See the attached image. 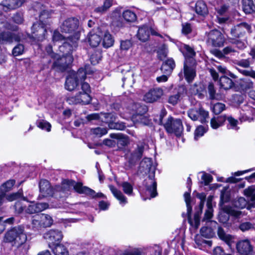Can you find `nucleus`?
<instances>
[{
  "instance_id": "38",
  "label": "nucleus",
  "mask_w": 255,
  "mask_h": 255,
  "mask_svg": "<svg viewBox=\"0 0 255 255\" xmlns=\"http://www.w3.org/2000/svg\"><path fill=\"white\" fill-rule=\"evenodd\" d=\"M103 45L105 47L108 48L112 46L114 44V40L112 35L108 33H105L103 38Z\"/></svg>"
},
{
  "instance_id": "64",
  "label": "nucleus",
  "mask_w": 255,
  "mask_h": 255,
  "mask_svg": "<svg viewBox=\"0 0 255 255\" xmlns=\"http://www.w3.org/2000/svg\"><path fill=\"white\" fill-rule=\"evenodd\" d=\"M224 250L220 247H216L213 250V255H225Z\"/></svg>"
},
{
  "instance_id": "41",
  "label": "nucleus",
  "mask_w": 255,
  "mask_h": 255,
  "mask_svg": "<svg viewBox=\"0 0 255 255\" xmlns=\"http://www.w3.org/2000/svg\"><path fill=\"white\" fill-rule=\"evenodd\" d=\"M144 150V147L142 145L138 146L137 148L132 153L131 158L133 160H137L140 159Z\"/></svg>"
},
{
  "instance_id": "35",
  "label": "nucleus",
  "mask_w": 255,
  "mask_h": 255,
  "mask_svg": "<svg viewBox=\"0 0 255 255\" xmlns=\"http://www.w3.org/2000/svg\"><path fill=\"white\" fill-rule=\"evenodd\" d=\"M123 17L126 21L128 22H133L136 20L135 13L130 10H125L123 12Z\"/></svg>"
},
{
  "instance_id": "1",
  "label": "nucleus",
  "mask_w": 255,
  "mask_h": 255,
  "mask_svg": "<svg viewBox=\"0 0 255 255\" xmlns=\"http://www.w3.org/2000/svg\"><path fill=\"white\" fill-rule=\"evenodd\" d=\"M79 20L76 18H70L63 21L60 26L61 32L70 34L67 36L60 48L68 47V50L71 51L77 46V41L80 36V29L79 28Z\"/></svg>"
},
{
  "instance_id": "14",
  "label": "nucleus",
  "mask_w": 255,
  "mask_h": 255,
  "mask_svg": "<svg viewBox=\"0 0 255 255\" xmlns=\"http://www.w3.org/2000/svg\"><path fill=\"white\" fill-rule=\"evenodd\" d=\"M236 248L241 255H253V248L248 240L239 242L236 245Z\"/></svg>"
},
{
  "instance_id": "62",
  "label": "nucleus",
  "mask_w": 255,
  "mask_h": 255,
  "mask_svg": "<svg viewBox=\"0 0 255 255\" xmlns=\"http://www.w3.org/2000/svg\"><path fill=\"white\" fill-rule=\"evenodd\" d=\"M66 38L65 36H63L58 31H55L53 35V41L54 42L62 41Z\"/></svg>"
},
{
  "instance_id": "5",
  "label": "nucleus",
  "mask_w": 255,
  "mask_h": 255,
  "mask_svg": "<svg viewBox=\"0 0 255 255\" xmlns=\"http://www.w3.org/2000/svg\"><path fill=\"white\" fill-rule=\"evenodd\" d=\"M81 89L82 91H79L75 96L68 99V101L70 104L86 105L90 102L91 101L90 96L91 88L89 84L87 82L82 83Z\"/></svg>"
},
{
  "instance_id": "49",
  "label": "nucleus",
  "mask_w": 255,
  "mask_h": 255,
  "mask_svg": "<svg viewBox=\"0 0 255 255\" xmlns=\"http://www.w3.org/2000/svg\"><path fill=\"white\" fill-rule=\"evenodd\" d=\"M37 126L43 130L47 131H50L51 126L50 124L46 121L42 120L37 123Z\"/></svg>"
},
{
  "instance_id": "6",
  "label": "nucleus",
  "mask_w": 255,
  "mask_h": 255,
  "mask_svg": "<svg viewBox=\"0 0 255 255\" xmlns=\"http://www.w3.org/2000/svg\"><path fill=\"white\" fill-rule=\"evenodd\" d=\"M87 74V70L82 69H80L76 73H72L66 79L65 84L66 89L70 91L76 89L78 86V82L80 81L82 83V81L86 79Z\"/></svg>"
},
{
  "instance_id": "33",
  "label": "nucleus",
  "mask_w": 255,
  "mask_h": 255,
  "mask_svg": "<svg viewBox=\"0 0 255 255\" xmlns=\"http://www.w3.org/2000/svg\"><path fill=\"white\" fill-rule=\"evenodd\" d=\"M243 9L246 13H251L255 11V5L253 0H243Z\"/></svg>"
},
{
  "instance_id": "34",
  "label": "nucleus",
  "mask_w": 255,
  "mask_h": 255,
  "mask_svg": "<svg viewBox=\"0 0 255 255\" xmlns=\"http://www.w3.org/2000/svg\"><path fill=\"white\" fill-rule=\"evenodd\" d=\"M222 209L224 212L236 218H240L242 214L241 211L235 210L230 206L223 205Z\"/></svg>"
},
{
  "instance_id": "11",
  "label": "nucleus",
  "mask_w": 255,
  "mask_h": 255,
  "mask_svg": "<svg viewBox=\"0 0 255 255\" xmlns=\"http://www.w3.org/2000/svg\"><path fill=\"white\" fill-rule=\"evenodd\" d=\"M188 117L193 121L199 120L202 123L206 122L208 118L209 113L202 108H194L187 111Z\"/></svg>"
},
{
  "instance_id": "16",
  "label": "nucleus",
  "mask_w": 255,
  "mask_h": 255,
  "mask_svg": "<svg viewBox=\"0 0 255 255\" xmlns=\"http://www.w3.org/2000/svg\"><path fill=\"white\" fill-rule=\"evenodd\" d=\"M103 117L105 118L104 122L108 123L109 127L111 129L123 130L126 126L123 123H116L115 116L113 114H103Z\"/></svg>"
},
{
  "instance_id": "52",
  "label": "nucleus",
  "mask_w": 255,
  "mask_h": 255,
  "mask_svg": "<svg viewBox=\"0 0 255 255\" xmlns=\"http://www.w3.org/2000/svg\"><path fill=\"white\" fill-rule=\"evenodd\" d=\"M245 192L246 195L250 197L252 204L255 205V193H254V188L249 187L245 191Z\"/></svg>"
},
{
  "instance_id": "53",
  "label": "nucleus",
  "mask_w": 255,
  "mask_h": 255,
  "mask_svg": "<svg viewBox=\"0 0 255 255\" xmlns=\"http://www.w3.org/2000/svg\"><path fill=\"white\" fill-rule=\"evenodd\" d=\"M217 69L221 73L227 74L229 76H230L231 78L235 79L237 78V76L233 73L230 72L229 70H228L224 66H223L222 65H218L217 67Z\"/></svg>"
},
{
  "instance_id": "10",
  "label": "nucleus",
  "mask_w": 255,
  "mask_h": 255,
  "mask_svg": "<svg viewBox=\"0 0 255 255\" xmlns=\"http://www.w3.org/2000/svg\"><path fill=\"white\" fill-rule=\"evenodd\" d=\"M206 40L208 45L221 47L224 45L225 38L222 33L218 30H213L206 33Z\"/></svg>"
},
{
  "instance_id": "55",
  "label": "nucleus",
  "mask_w": 255,
  "mask_h": 255,
  "mask_svg": "<svg viewBox=\"0 0 255 255\" xmlns=\"http://www.w3.org/2000/svg\"><path fill=\"white\" fill-rule=\"evenodd\" d=\"M184 197L186 203L187 213L189 215L191 213L192 211V207L190 205V194L186 192L184 193Z\"/></svg>"
},
{
  "instance_id": "21",
  "label": "nucleus",
  "mask_w": 255,
  "mask_h": 255,
  "mask_svg": "<svg viewBox=\"0 0 255 255\" xmlns=\"http://www.w3.org/2000/svg\"><path fill=\"white\" fill-rule=\"evenodd\" d=\"M39 190L43 196L51 195L53 190L48 181L43 179L41 180L39 184Z\"/></svg>"
},
{
  "instance_id": "51",
  "label": "nucleus",
  "mask_w": 255,
  "mask_h": 255,
  "mask_svg": "<svg viewBox=\"0 0 255 255\" xmlns=\"http://www.w3.org/2000/svg\"><path fill=\"white\" fill-rule=\"evenodd\" d=\"M158 56L161 60L164 59L167 55L168 50L165 45H162L157 51Z\"/></svg>"
},
{
  "instance_id": "61",
  "label": "nucleus",
  "mask_w": 255,
  "mask_h": 255,
  "mask_svg": "<svg viewBox=\"0 0 255 255\" xmlns=\"http://www.w3.org/2000/svg\"><path fill=\"white\" fill-rule=\"evenodd\" d=\"M192 31L191 24L188 23L182 24V32L184 34L187 35Z\"/></svg>"
},
{
  "instance_id": "23",
  "label": "nucleus",
  "mask_w": 255,
  "mask_h": 255,
  "mask_svg": "<svg viewBox=\"0 0 255 255\" xmlns=\"http://www.w3.org/2000/svg\"><path fill=\"white\" fill-rule=\"evenodd\" d=\"M18 41L19 38L10 32H2L0 33V44L11 43L13 41Z\"/></svg>"
},
{
  "instance_id": "42",
  "label": "nucleus",
  "mask_w": 255,
  "mask_h": 255,
  "mask_svg": "<svg viewBox=\"0 0 255 255\" xmlns=\"http://www.w3.org/2000/svg\"><path fill=\"white\" fill-rule=\"evenodd\" d=\"M183 54L186 57L192 58L195 55V52L192 48L187 45H184L183 47Z\"/></svg>"
},
{
  "instance_id": "58",
  "label": "nucleus",
  "mask_w": 255,
  "mask_h": 255,
  "mask_svg": "<svg viewBox=\"0 0 255 255\" xmlns=\"http://www.w3.org/2000/svg\"><path fill=\"white\" fill-rule=\"evenodd\" d=\"M142 252L140 249H134L131 251H125L123 255H142Z\"/></svg>"
},
{
  "instance_id": "30",
  "label": "nucleus",
  "mask_w": 255,
  "mask_h": 255,
  "mask_svg": "<svg viewBox=\"0 0 255 255\" xmlns=\"http://www.w3.org/2000/svg\"><path fill=\"white\" fill-rule=\"evenodd\" d=\"M219 85L221 88L228 90L233 87L234 83L231 79L226 76H224L220 78Z\"/></svg>"
},
{
  "instance_id": "19",
  "label": "nucleus",
  "mask_w": 255,
  "mask_h": 255,
  "mask_svg": "<svg viewBox=\"0 0 255 255\" xmlns=\"http://www.w3.org/2000/svg\"><path fill=\"white\" fill-rule=\"evenodd\" d=\"M48 208L49 205L46 203H33L25 209V212L28 214H34L40 212Z\"/></svg>"
},
{
  "instance_id": "56",
  "label": "nucleus",
  "mask_w": 255,
  "mask_h": 255,
  "mask_svg": "<svg viewBox=\"0 0 255 255\" xmlns=\"http://www.w3.org/2000/svg\"><path fill=\"white\" fill-rule=\"evenodd\" d=\"M227 121L229 122V124L227 126V127L229 129H238V128L237 127V124L238 123V121L233 118L231 117H229L227 118Z\"/></svg>"
},
{
  "instance_id": "40",
  "label": "nucleus",
  "mask_w": 255,
  "mask_h": 255,
  "mask_svg": "<svg viewBox=\"0 0 255 255\" xmlns=\"http://www.w3.org/2000/svg\"><path fill=\"white\" fill-rule=\"evenodd\" d=\"M233 205L235 207L243 209L246 207L247 201L244 198L239 197L234 201Z\"/></svg>"
},
{
  "instance_id": "28",
  "label": "nucleus",
  "mask_w": 255,
  "mask_h": 255,
  "mask_svg": "<svg viewBox=\"0 0 255 255\" xmlns=\"http://www.w3.org/2000/svg\"><path fill=\"white\" fill-rule=\"evenodd\" d=\"M196 13L201 16H205L208 13V9L206 4L202 0L198 1L195 5Z\"/></svg>"
},
{
  "instance_id": "24",
  "label": "nucleus",
  "mask_w": 255,
  "mask_h": 255,
  "mask_svg": "<svg viewBox=\"0 0 255 255\" xmlns=\"http://www.w3.org/2000/svg\"><path fill=\"white\" fill-rule=\"evenodd\" d=\"M113 0H104L103 5L95 7L94 12L102 15L105 13L112 5Z\"/></svg>"
},
{
  "instance_id": "46",
  "label": "nucleus",
  "mask_w": 255,
  "mask_h": 255,
  "mask_svg": "<svg viewBox=\"0 0 255 255\" xmlns=\"http://www.w3.org/2000/svg\"><path fill=\"white\" fill-rule=\"evenodd\" d=\"M122 186L123 187V191L126 194L128 195L132 194L133 187L131 184L127 182H124L122 183Z\"/></svg>"
},
{
  "instance_id": "31",
  "label": "nucleus",
  "mask_w": 255,
  "mask_h": 255,
  "mask_svg": "<svg viewBox=\"0 0 255 255\" xmlns=\"http://www.w3.org/2000/svg\"><path fill=\"white\" fill-rule=\"evenodd\" d=\"M38 217L41 221L42 227H49L53 224V220L52 218L48 214H41L38 215Z\"/></svg>"
},
{
  "instance_id": "63",
  "label": "nucleus",
  "mask_w": 255,
  "mask_h": 255,
  "mask_svg": "<svg viewBox=\"0 0 255 255\" xmlns=\"http://www.w3.org/2000/svg\"><path fill=\"white\" fill-rule=\"evenodd\" d=\"M202 180L204 181L205 185H208L212 180V176L207 173H203L201 176Z\"/></svg>"
},
{
  "instance_id": "20",
  "label": "nucleus",
  "mask_w": 255,
  "mask_h": 255,
  "mask_svg": "<svg viewBox=\"0 0 255 255\" xmlns=\"http://www.w3.org/2000/svg\"><path fill=\"white\" fill-rule=\"evenodd\" d=\"M215 9L218 14L217 19L219 23H223L228 20L229 17L226 16L229 9V6L227 5L223 4L216 7Z\"/></svg>"
},
{
  "instance_id": "22",
  "label": "nucleus",
  "mask_w": 255,
  "mask_h": 255,
  "mask_svg": "<svg viewBox=\"0 0 255 255\" xmlns=\"http://www.w3.org/2000/svg\"><path fill=\"white\" fill-rule=\"evenodd\" d=\"M26 0H5L2 2V5L5 10L13 9L21 6Z\"/></svg>"
},
{
  "instance_id": "8",
  "label": "nucleus",
  "mask_w": 255,
  "mask_h": 255,
  "mask_svg": "<svg viewBox=\"0 0 255 255\" xmlns=\"http://www.w3.org/2000/svg\"><path fill=\"white\" fill-rule=\"evenodd\" d=\"M74 49V48L69 51L68 46L62 49L60 48V50L63 51V52H65L66 55L60 58H57L56 61L53 63V67L61 71L65 70L73 62V57L71 55L70 52Z\"/></svg>"
},
{
  "instance_id": "12",
  "label": "nucleus",
  "mask_w": 255,
  "mask_h": 255,
  "mask_svg": "<svg viewBox=\"0 0 255 255\" xmlns=\"http://www.w3.org/2000/svg\"><path fill=\"white\" fill-rule=\"evenodd\" d=\"M197 196L201 200L199 205L198 210L195 214L193 219H192L190 218H188L189 223L192 227H194L195 229H197L199 226L200 215L202 213L204 205V201L206 198V195L204 193L199 194Z\"/></svg>"
},
{
  "instance_id": "27",
  "label": "nucleus",
  "mask_w": 255,
  "mask_h": 255,
  "mask_svg": "<svg viewBox=\"0 0 255 255\" xmlns=\"http://www.w3.org/2000/svg\"><path fill=\"white\" fill-rule=\"evenodd\" d=\"M184 73L185 78L188 83L191 82L196 76L195 70L193 68L189 67L186 62L184 63Z\"/></svg>"
},
{
  "instance_id": "9",
  "label": "nucleus",
  "mask_w": 255,
  "mask_h": 255,
  "mask_svg": "<svg viewBox=\"0 0 255 255\" xmlns=\"http://www.w3.org/2000/svg\"><path fill=\"white\" fill-rule=\"evenodd\" d=\"M164 127L169 133H174L176 136H180L183 130L182 123L181 120L174 119L172 117H169L164 124Z\"/></svg>"
},
{
  "instance_id": "47",
  "label": "nucleus",
  "mask_w": 255,
  "mask_h": 255,
  "mask_svg": "<svg viewBox=\"0 0 255 255\" xmlns=\"http://www.w3.org/2000/svg\"><path fill=\"white\" fill-rule=\"evenodd\" d=\"M24 46L22 44H17L12 50V55L14 56L22 55L24 52Z\"/></svg>"
},
{
  "instance_id": "45",
  "label": "nucleus",
  "mask_w": 255,
  "mask_h": 255,
  "mask_svg": "<svg viewBox=\"0 0 255 255\" xmlns=\"http://www.w3.org/2000/svg\"><path fill=\"white\" fill-rule=\"evenodd\" d=\"M212 109L215 114L218 115L225 110V105L221 103H217L213 105Z\"/></svg>"
},
{
  "instance_id": "29",
  "label": "nucleus",
  "mask_w": 255,
  "mask_h": 255,
  "mask_svg": "<svg viewBox=\"0 0 255 255\" xmlns=\"http://www.w3.org/2000/svg\"><path fill=\"white\" fill-rule=\"evenodd\" d=\"M109 188L114 196L120 201L121 204L124 205L127 203V198L120 191L112 185H110Z\"/></svg>"
},
{
  "instance_id": "44",
  "label": "nucleus",
  "mask_w": 255,
  "mask_h": 255,
  "mask_svg": "<svg viewBox=\"0 0 255 255\" xmlns=\"http://www.w3.org/2000/svg\"><path fill=\"white\" fill-rule=\"evenodd\" d=\"M92 133L97 136L101 137L108 132V129L105 128L98 127L91 129Z\"/></svg>"
},
{
  "instance_id": "18",
  "label": "nucleus",
  "mask_w": 255,
  "mask_h": 255,
  "mask_svg": "<svg viewBox=\"0 0 255 255\" xmlns=\"http://www.w3.org/2000/svg\"><path fill=\"white\" fill-rule=\"evenodd\" d=\"M155 35H159L157 32L147 26H142L138 29L137 37L141 41L144 42L147 40L150 34Z\"/></svg>"
},
{
  "instance_id": "13",
  "label": "nucleus",
  "mask_w": 255,
  "mask_h": 255,
  "mask_svg": "<svg viewBox=\"0 0 255 255\" xmlns=\"http://www.w3.org/2000/svg\"><path fill=\"white\" fill-rule=\"evenodd\" d=\"M163 95V91L160 88L150 89L146 93L143 100L147 103H153L159 99Z\"/></svg>"
},
{
  "instance_id": "39",
  "label": "nucleus",
  "mask_w": 255,
  "mask_h": 255,
  "mask_svg": "<svg viewBox=\"0 0 255 255\" xmlns=\"http://www.w3.org/2000/svg\"><path fill=\"white\" fill-rule=\"evenodd\" d=\"M200 233L203 237L206 238H210L214 236L213 230L207 227H202L200 230Z\"/></svg>"
},
{
  "instance_id": "2",
  "label": "nucleus",
  "mask_w": 255,
  "mask_h": 255,
  "mask_svg": "<svg viewBox=\"0 0 255 255\" xmlns=\"http://www.w3.org/2000/svg\"><path fill=\"white\" fill-rule=\"evenodd\" d=\"M155 167L152 165L151 159L149 158H144L140 162L139 171L140 173L149 175L143 183V185L145 188V194L146 196H149L143 198L144 200L146 199H150L155 197L157 193L156 191V183L154 180V173Z\"/></svg>"
},
{
  "instance_id": "25",
  "label": "nucleus",
  "mask_w": 255,
  "mask_h": 255,
  "mask_svg": "<svg viewBox=\"0 0 255 255\" xmlns=\"http://www.w3.org/2000/svg\"><path fill=\"white\" fill-rule=\"evenodd\" d=\"M218 235L220 239L224 241L230 247L234 243V238L232 236L227 234L222 228H219Z\"/></svg>"
},
{
  "instance_id": "48",
  "label": "nucleus",
  "mask_w": 255,
  "mask_h": 255,
  "mask_svg": "<svg viewBox=\"0 0 255 255\" xmlns=\"http://www.w3.org/2000/svg\"><path fill=\"white\" fill-rule=\"evenodd\" d=\"M206 130L205 128L202 126H198L194 132V139L198 140L199 138L202 136L206 132Z\"/></svg>"
},
{
  "instance_id": "43",
  "label": "nucleus",
  "mask_w": 255,
  "mask_h": 255,
  "mask_svg": "<svg viewBox=\"0 0 255 255\" xmlns=\"http://www.w3.org/2000/svg\"><path fill=\"white\" fill-rule=\"evenodd\" d=\"M15 183L13 180H9L3 183L0 188V191L2 192H6L11 189L12 187Z\"/></svg>"
},
{
  "instance_id": "59",
  "label": "nucleus",
  "mask_w": 255,
  "mask_h": 255,
  "mask_svg": "<svg viewBox=\"0 0 255 255\" xmlns=\"http://www.w3.org/2000/svg\"><path fill=\"white\" fill-rule=\"evenodd\" d=\"M38 218V215H37L35 216L32 220V227L37 230L39 228L42 227V225H41V221Z\"/></svg>"
},
{
  "instance_id": "15",
  "label": "nucleus",
  "mask_w": 255,
  "mask_h": 255,
  "mask_svg": "<svg viewBox=\"0 0 255 255\" xmlns=\"http://www.w3.org/2000/svg\"><path fill=\"white\" fill-rule=\"evenodd\" d=\"M251 26L246 22L241 23L233 27L231 30V34L234 38H239L243 36L247 32H249Z\"/></svg>"
},
{
  "instance_id": "4",
  "label": "nucleus",
  "mask_w": 255,
  "mask_h": 255,
  "mask_svg": "<svg viewBox=\"0 0 255 255\" xmlns=\"http://www.w3.org/2000/svg\"><path fill=\"white\" fill-rule=\"evenodd\" d=\"M49 17V13L47 10L42 11L40 15V22L35 23L32 27V35L29 36L30 41L34 43L43 40L47 33L45 19Z\"/></svg>"
},
{
  "instance_id": "17",
  "label": "nucleus",
  "mask_w": 255,
  "mask_h": 255,
  "mask_svg": "<svg viewBox=\"0 0 255 255\" xmlns=\"http://www.w3.org/2000/svg\"><path fill=\"white\" fill-rule=\"evenodd\" d=\"M43 237L49 243L54 244L56 242H60L63 235L61 231L51 229L44 233Z\"/></svg>"
},
{
  "instance_id": "36",
  "label": "nucleus",
  "mask_w": 255,
  "mask_h": 255,
  "mask_svg": "<svg viewBox=\"0 0 255 255\" xmlns=\"http://www.w3.org/2000/svg\"><path fill=\"white\" fill-rule=\"evenodd\" d=\"M90 45L92 47L98 46L101 41V37L96 34H90L88 38Z\"/></svg>"
},
{
  "instance_id": "50",
  "label": "nucleus",
  "mask_w": 255,
  "mask_h": 255,
  "mask_svg": "<svg viewBox=\"0 0 255 255\" xmlns=\"http://www.w3.org/2000/svg\"><path fill=\"white\" fill-rule=\"evenodd\" d=\"M181 96V92H178L176 94L172 95L169 97L168 102L172 105H175L179 101Z\"/></svg>"
},
{
  "instance_id": "7",
  "label": "nucleus",
  "mask_w": 255,
  "mask_h": 255,
  "mask_svg": "<svg viewBox=\"0 0 255 255\" xmlns=\"http://www.w3.org/2000/svg\"><path fill=\"white\" fill-rule=\"evenodd\" d=\"M62 188L64 191L74 189L80 194L91 196H94L95 194V191L93 189L86 186H83L82 183H76L73 180H64L62 182Z\"/></svg>"
},
{
  "instance_id": "54",
  "label": "nucleus",
  "mask_w": 255,
  "mask_h": 255,
  "mask_svg": "<svg viewBox=\"0 0 255 255\" xmlns=\"http://www.w3.org/2000/svg\"><path fill=\"white\" fill-rule=\"evenodd\" d=\"M254 226V224H253L250 222H244L240 225L239 229L242 231L245 232L250 229H254L255 228Z\"/></svg>"
},
{
  "instance_id": "26",
  "label": "nucleus",
  "mask_w": 255,
  "mask_h": 255,
  "mask_svg": "<svg viewBox=\"0 0 255 255\" xmlns=\"http://www.w3.org/2000/svg\"><path fill=\"white\" fill-rule=\"evenodd\" d=\"M175 66V62L172 59H168L162 65L161 70L164 74L170 75Z\"/></svg>"
},
{
  "instance_id": "3",
  "label": "nucleus",
  "mask_w": 255,
  "mask_h": 255,
  "mask_svg": "<svg viewBox=\"0 0 255 255\" xmlns=\"http://www.w3.org/2000/svg\"><path fill=\"white\" fill-rule=\"evenodd\" d=\"M27 239L24 227L18 226L12 228L6 232L3 237V242L10 243L18 250L24 245Z\"/></svg>"
},
{
  "instance_id": "32",
  "label": "nucleus",
  "mask_w": 255,
  "mask_h": 255,
  "mask_svg": "<svg viewBox=\"0 0 255 255\" xmlns=\"http://www.w3.org/2000/svg\"><path fill=\"white\" fill-rule=\"evenodd\" d=\"M226 117L225 116L213 117L211 119L210 121L211 127L213 129H217L224 125Z\"/></svg>"
},
{
  "instance_id": "60",
  "label": "nucleus",
  "mask_w": 255,
  "mask_h": 255,
  "mask_svg": "<svg viewBox=\"0 0 255 255\" xmlns=\"http://www.w3.org/2000/svg\"><path fill=\"white\" fill-rule=\"evenodd\" d=\"M208 90L210 95V97L211 99H218L215 94V90L214 85L212 83H210L209 84Z\"/></svg>"
},
{
  "instance_id": "37",
  "label": "nucleus",
  "mask_w": 255,
  "mask_h": 255,
  "mask_svg": "<svg viewBox=\"0 0 255 255\" xmlns=\"http://www.w3.org/2000/svg\"><path fill=\"white\" fill-rule=\"evenodd\" d=\"M55 255H69L67 249L62 245L57 244L53 249Z\"/></svg>"
},
{
  "instance_id": "57",
  "label": "nucleus",
  "mask_w": 255,
  "mask_h": 255,
  "mask_svg": "<svg viewBox=\"0 0 255 255\" xmlns=\"http://www.w3.org/2000/svg\"><path fill=\"white\" fill-rule=\"evenodd\" d=\"M253 82L249 79L245 78L242 83V87L245 90L249 89L253 87Z\"/></svg>"
}]
</instances>
